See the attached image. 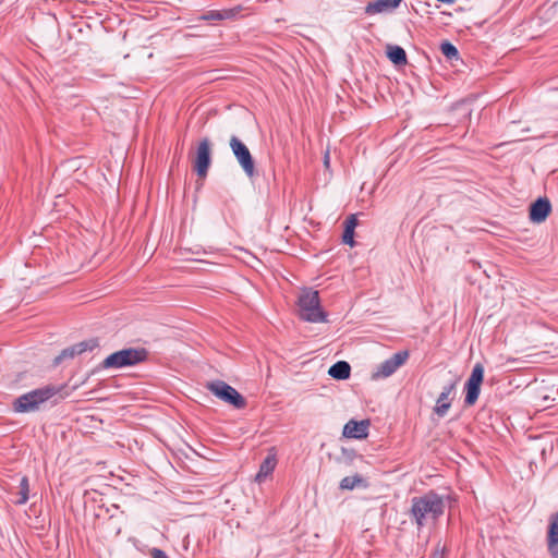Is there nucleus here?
<instances>
[{
    "label": "nucleus",
    "mask_w": 558,
    "mask_h": 558,
    "mask_svg": "<svg viewBox=\"0 0 558 558\" xmlns=\"http://www.w3.org/2000/svg\"><path fill=\"white\" fill-rule=\"evenodd\" d=\"M411 515L418 527L429 522H435L445 510V501L435 492H428L423 496L413 497L411 500Z\"/></svg>",
    "instance_id": "1"
},
{
    "label": "nucleus",
    "mask_w": 558,
    "mask_h": 558,
    "mask_svg": "<svg viewBox=\"0 0 558 558\" xmlns=\"http://www.w3.org/2000/svg\"><path fill=\"white\" fill-rule=\"evenodd\" d=\"M58 391L59 389L51 385L34 389L16 398L12 403V409L16 413L36 412Z\"/></svg>",
    "instance_id": "2"
},
{
    "label": "nucleus",
    "mask_w": 558,
    "mask_h": 558,
    "mask_svg": "<svg viewBox=\"0 0 558 558\" xmlns=\"http://www.w3.org/2000/svg\"><path fill=\"white\" fill-rule=\"evenodd\" d=\"M299 316L310 323H324L327 320L326 313L320 307L318 291L304 289L298 299Z\"/></svg>",
    "instance_id": "3"
},
{
    "label": "nucleus",
    "mask_w": 558,
    "mask_h": 558,
    "mask_svg": "<svg viewBox=\"0 0 558 558\" xmlns=\"http://www.w3.org/2000/svg\"><path fill=\"white\" fill-rule=\"evenodd\" d=\"M147 359V351L140 348H128L108 355L101 363L105 369H118L134 366Z\"/></svg>",
    "instance_id": "4"
},
{
    "label": "nucleus",
    "mask_w": 558,
    "mask_h": 558,
    "mask_svg": "<svg viewBox=\"0 0 558 558\" xmlns=\"http://www.w3.org/2000/svg\"><path fill=\"white\" fill-rule=\"evenodd\" d=\"M214 396L221 401L233 405L235 409H243L246 405L244 397L235 388L222 380L208 381L205 386Z\"/></svg>",
    "instance_id": "5"
},
{
    "label": "nucleus",
    "mask_w": 558,
    "mask_h": 558,
    "mask_svg": "<svg viewBox=\"0 0 558 558\" xmlns=\"http://www.w3.org/2000/svg\"><path fill=\"white\" fill-rule=\"evenodd\" d=\"M229 145L244 173L248 178L254 177L255 162L247 146L235 135L231 136Z\"/></svg>",
    "instance_id": "6"
},
{
    "label": "nucleus",
    "mask_w": 558,
    "mask_h": 558,
    "mask_svg": "<svg viewBox=\"0 0 558 558\" xmlns=\"http://www.w3.org/2000/svg\"><path fill=\"white\" fill-rule=\"evenodd\" d=\"M484 379V366L481 363H476L473 366L471 375L465 383V399L466 405H473L480 396L481 385Z\"/></svg>",
    "instance_id": "7"
},
{
    "label": "nucleus",
    "mask_w": 558,
    "mask_h": 558,
    "mask_svg": "<svg viewBox=\"0 0 558 558\" xmlns=\"http://www.w3.org/2000/svg\"><path fill=\"white\" fill-rule=\"evenodd\" d=\"M210 162L211 144L210 141L207 137H205L199 142L194 158V170L196 171L198 177L204 178L207 175Z\"/></svg>",
    "instance_id": "8"
},
{
    "label": "nucleus",
    "mask_w": 558,
    "mask_h": 558,
    "mask_svg": "<svg viewBox=\"0 0 558 558\" xmlns=\"http://www.w3.org/2000/svg\"><path fill=\"white\" fill-rule=\"evenodd\" d=\"M408 351H399L391 357L380 363L373 374V378H386L391 376L399 367H401L408 360Z\"/></svg>",
    "instance_id": "9"
},
{
    "label": "nucleus",
    "mask_w": 558,
    "mask_h": 558,
    "mask_svg": "<svg viewBox=\"0 0 558 558\" xmlns=\"http://www.w3.org/2000/svg\"><path fill=\"white\" fill-rule=\"evenodd\" d=\"M551 211V204L547 197H539L531 204L529 218L534 223L544 222Z\"/></svg>",
    "instance_id": "10"
},
{
    "label": "nucleus",
    "mask_w": 558,
    "mask_h": 558,
    "mask_svg": "<svg viewBox=\"0 0 558 558\" xmlns=\"http://www.w3.org/2000/svg\"><path fill=\"white\" fill-rule=\"evenodd\" d=\"M97 345H98V342L94 339L75 343V344L62 350L61 353L58 356H56L54 364L59 365L65 359H73L74 356L80 355L86 351H92Z\"/></svg>",
    "instance_id": "11"
},
{
    "label": "nucleus",
    "mask_w": 558,
    "mask_h": 558,
    "mask_svg": "<svg viewBox=\"0 0 558 558\" xmlns=\"http://www.w3.org/2000/svg\"><path fill=\"white\" fill-rule=\"evenodd\" d=\"M369 422L364 421H349L343 427V436L348 438L363 439L368 435Z\"/></svg>",
    "instance_id": "12"
},
{
    "label": "nucleus",
    "mask_w": 558,
    "mask_h": 558,
    "mask_svg": "<svg viewBox=\"0 0 558 558\" xmlns=\"http://www.w3.org/2000/svg\"><path fill=\"white\" fill-rule=\"evenodd\" d=\"M454 388H456V383L453 381V383L445 386L442 391L440 392V395L436 401V405L434 408V412L439 417H444L447 414L448 410L450 409L451 402L449 400V397L453 392Z\"/></svg>",
    "instance_id": "13"
},
{
    "label": "nucleus",
    "mask_w": 558,
    "mask_h": 558,
    "mask_svg": "<svg viewBox=\"0 0 558 558\" xmlns=\"http://www.w3.org/2000/svg\"><path fill=\"white\" fill-rule=\"evenodd\" d=\"M402 0H375L368 2L365 13L373 15L377 13L391 12L399 7Z\"/></svg>",
    "instance_id": "14"
},
{
    "label": "nucleus",
    "mask_w": 558,
    "mask_h": 558,
    "mask_svg": "<svg viewBox=\"0 0 558 558\" xmlns=\"http://www.w3.org/2000/svg\"><path fill=\"white\" fill-rule=\"evenodd\" d=\"M277 464L276 453L271 449L259 466V471L255 476V481L262 483L268 475L272 473Z\"/></svg>",
    "instance_id": "15"
},
{
    "label": "nucleus",
    "mask_w": 558,
    "mask_h": 558,
    "mask_svg": "<svg viewBox=\"0 0 558 558\" xmlns=\"http://www.w3.org/2000/svg\"><path fill=\"white\" fill-rule=\"evenodd\" d=\"M548 549L554 558H558V513L553 518L549 526Z\"/></svg>",
    "instance_id": "16"
},
{
    "label": "nucleus",
    "mask_w": 558,
    "mask_h": 558,
    "mask_svg": "<svg viewBox=\"0 0 558 558\" xmlns=\"http://www.w3.org/2000/svg\"><path fill=\"white\" fill-rule=\"evenodd\" d=\"M328 374L335 379H348L351 374V366L345 361H339L330 366Z\"/></svg>",
    "instance_id": "17"
},
{
    "label": "nucleus",
    "mask_w": 558,
    "mask_h": 558,
    "mask_svg": "<svg viewBox=\"0 0 558 558\" xmlns=\"http://www.w3.org/2000/svg\"><path fill=\"white\" fill-rule=\"evenodd\" d=\"M387 56L392 63L401 65L407 63V53L400 46H388Z\"/></svg>",
    "instance_id": "18"
},
{
    "label": "nucleus",
    "mask_w": 558,
    "mask_h": 558,
    "mask_svg": "<svg viewBox=\"0 0 558 558\" xmlns=\"http://www.w3.org/2000/svg\"><path fill=\"white\" fill-rule=\"evenodd\" d=\"M357 486H366L364 478L359 474H355L353 476H345L340 482L341 489L351 490Z\"/></svg>",
    "instance_id": "19"
},
{
    "label": "nucleus",
    "mask_w": 558,
    "mask_h": 558,
    "mask_svg": "<svg viewBox=\"0 0 558 558\" xmlns=\"http://www.w3.org/2000/svg\"><path fill=\"white\" fill-rule=\"evenodd\" d=\"M28 494H29V484L28 478L26 476L22 477L20 481L19 486V493H17V499L15 500L16 505H24L28 500Z\"/></svg>",
    "instance_id": "20"
},
{
    "label": "nucleus",
    "mask_w": 558,
    "mask_h": 558,
    "mask_svg": "<svg viewBox=\"0 0 558 558\" xmlns=\"http://www.w3.org/2000/svg\"><path fill=\"white\" fill-rule=\"evenodd\" d=\"M440 50H441L442 54L445 57H447L448 59L458 58V56H459L458 49L452 44H450L448 41H445L441 44Z\"/></svg>",
    "instance_id": "21"
},
{
    "label": "nucleus",
    "mask_w": 558,
    "mask_h": 558,
    "mask_svg": "<svg viewBox=\"0 0 558 558\" xmlns=\"http://www.w3.org/2000/svg\"><path fill=\"white\" fill-rule=\"evenodd\" d=\"M354 230L344 228L343 234H342V242L344 244H348L350 246H354Z\"/></svg>",
    "instance_id": "22"
},
{
    "label": "nucleus",
    "mask_w": 558,
    "mask_h": 558,
    "mask_svg": "<svg viewBox=\"0 0 558 558\" xmlns=\"http://www.w3.org/2000/svg\"><path fill=\"white\" fill-rule=\"evenodd\" d=\"M357 226V218L355 215H350L345 220H344V228H348V229H352L354 230L355 227Z\"/></svg>",
    "instance_id": "23"
},
{
    "label": "nucleus",
    "mask_w": 558,
    "mask_h": 558,
    "mask_svg": "<svg viewBox=\"0 0 558 558\" xmlns=\"http://www.w3.org/2000/svg\"><path fill=\"white\" fill-rule=\"evenodd\" d=\"M149 555L151 558H169L167 554L159 548H151Z\"/></svg>",
    "instance_id": "24"
},
{
    "label": "nucleus",
    "mask_w": 558,
    "mask_h": 558,
    "mask_svg": "<svg viewBox=\"0 0 558 558\" xmlns=\"http://www.w3.org/2000/svg\"><path fill=\"white\" fill-rule=\"evenodd\" d=\"M222 16L218 12H209L203 16V20H220Z\"/></svg>",
    "instance_id": "25"
},
{
    "label": "nucleus",
    "mask_w": 558,
    "mask_h": 558,
    "mask_svg": "<svg viewBox=\"0 0 558 558\" xmlns=\"http://www.w3.org/2000/svg\"><path fill=\"white\" fill-rule=\"evenodd\" d=\"M324 163H325V167L328 168L329 167V154L328 151L325 154V157H324Z\"/></svg>",
    "instance_id": "26"
}]
</instances>
